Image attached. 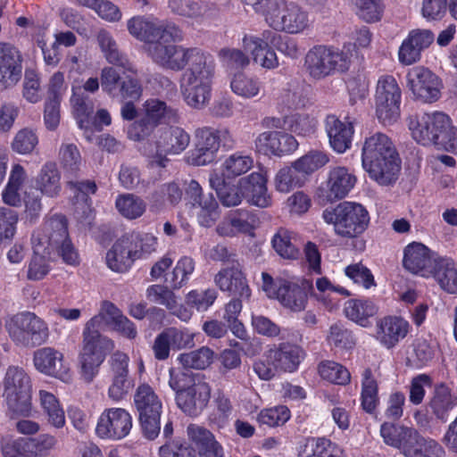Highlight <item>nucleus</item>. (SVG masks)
Masks as SVG:
<instances>
[{
  "label": "nucleus",
  "instance_id": "20",
  "mask_svg": "<svg viewBox=\"0 0 457 457\" xmlns=\"http://www.w3.org/2000/svg\"><path fill=\"white\" fill-rule=\"evenodd\" d=\"M33 361L40 372L61 380L69 378V368L63 364V354L52 347H43L34 353Z\"/></svg>",
  "mask_w": 457,
  "mask_h": 457
},
{
  "label": "nucleus",
  "instance_id": "34",
  "mask_svg": "<svg viewBox=\"0 0 457 457\" xmlns=\"http://www.w3.org/2000/svg\"><path fill=\"white\" fill-rule=\"evenodd\" d=\"M302 353L297 345L280 344L278 348L270 350V358L278 369L292 372L298 367Z\"/></svg>",
  "mask_w": 457,
  "mask_h": 457
},
{
  "label": "nucleus",
  "instance_id": "9",
  "mask_svg": "<svg viewBox=\"0 0 457 457\" xmlns=\"http://www.w3.org/2000/svg\"><path fill=\"white\" fill-rule=\"evenodd\" d=\"M4 395L11 411L28 416L31 411L30 378L19 367H10L4 378Z\"/></svg>",
  "mask_w": 457,
  "mask_h": 457
},
{
  "label": "nucleus",
  "instance_id": "19",
  "mask_svg": "<svg viewBox=\"0 0 457 457\" xmlns=\"http://www.w3.org/2000/svg\"><path fill=\"white\" fill-rule=\"evenodd\" d=\"M138 259L133 237L125 235L119 238L106 253L108 267L116 272H125Z\"/></svg>",
  "mask_w": 457,
  "mask_h": 457
},
{
  "label": "nucleus",
  "instance_id": "24",
  "mask_svg": "<svg viewBox=\"0 0 457 457\" xmlns=\"http://www.w3.org/2000/svg\"><path fill=\"white\" fill-rule=\"evenodd\" d=\"M187 435L197 447L199 457H224L222 446L205 428L190 424Z\"/></svg>",
  "mask_w": 457,
  "mask_h": 457
},
{
  "label": "nucleus",
  "instance_id": "50",
  "mask_svg": "<svg viewBox=\"0 0 457 457\" xmlns=\"http://www.w3.org/2000/svg\"><path fill=\"white\" fill-rule=\"evenodd\" d=\"M304 177L300 170L295 169V162L289 167H284L278 172L275 183L278 191L287 193L296 187L303 184Z\"/></svg>",
  "mask_w": 457,
  "mask_h": 457
},
{
  "label": "nucleus",
  "instance_id": "57",
  "mask_svg": "<svg viewBox=\"0 0 457 457\" xmlns=\"http://www.w3.org/2000/svg\"><path fill=\"white\" fill-rule=\"evenodd\" d=\"M253 162V159L248 155L233 154L223 163L224 173L228 178L240 176L252 168Z\"/></svg>",
  "mask_w": 457,
  "mask_h": 457
},
{
  "label": "nucleus",
  "instance_id": "36",
  "mask_svg": "<svg viewBox=\"0 0 457 457\" xmlns=\"http://www.w3.org/2000/svg\"><path fill=\"white\" fill-rule=\"evenodd\" d=\"M298 457H343V451L326 438H308L300 446Z\"/></svg>",
  "mask_w": 457,
  "mask_h": 457
},
{
  "label": "nucleus",
  "instance_id": "13",
  "mask_svg": "<svg viewBox=\"0 0 457 457\" xmlns=\"http://www.w3.org/2000/svg\"><path fill=\"white\" fill-rule=\"evenodd\" d=\"M132 428V417L123 408L104 410L97 421L96 432L104 439L120 440L127 436Z\"/></svg>",
  "mask_w": 457,
  "mask_h": 457
},
{
  "label": "nucleus",
  "instance_id": "4",
  "mask_svg": "<svg viewBox=\"0 0 457 457\" xmlns=\"http://www.w3.org/2000/svg\"><path fill=\"white\" fill-rule=\"evenodd\" d=\"M409 128L413 138L424 145L432 144L438 149L457 150V129L452 127L449 117L443 112L411 118Z\"/></svg>",
  "mask_w": 457,
  "mask_h": 457
},
{
  "label": "nucleus",
  "instance_id": "6",
  "mask_svg": "<svg viewBox=\"0 0 457 457\" xmlns=\"http://www.w3.org/2000/svg\"><path fill=\"white\" fill-rule=\"evenodd\" d=\"M351 58L348 53L323 45L311 48L304 59L306 72L313 79H323L348 71Z\"/></svg>",
  "mask_w": 457,
  "mask_h": 457
},
{
  "label": "nucleus",
  "instance_id": "55",
  "mask_svg": "<svg viewBox=\"0 0 457 457\" xmlns=\"http://www.w3.org/2000/svg\"><path fill=\"white\" fill-rule=\"evenodd\" d=\"M319 373L322 378L337 385H346L351 378L350 372L344 366L334 361L320 363Z\"/></svg>",
  "mask_w": 457,
  "mask_h": 457
},
{
  "label": "nucleus",
  "instance_id": "52",
  "mask_svg": "<svg viewBox=\"0 0 457 457\" xmlns=\"http://www.w3.org/2000/svg\"><path fill=\"white\" fill-rule=\"evenodd\" d=\"M146 297L149 301L163 305L168 310L175 312L178 302L172 288L164 285H152L146 290Z\"/></svg>",
  "mask_w": 457,
  "mask_h": 457
},
{
  "label": "nucleus",
  "instance_id": "3",
  "mask_svg": "<svg viewBox=\"0 0 457 457\" xmlns=\"http://www.w3.org/2000/svg\"><path fill=\"white\" fill-rule=\"evenodd\" d=\"M169 386L176 393L178 407L188 416H198L210 401L211 386L200 373L170 369Z\"/></svg>",
  "mask_w": 457,
  "mask_h": 457
},
{
  "label": "nucleus",
  "instance_id": "40",
  "mask_svg": "<svg viewBox=\"0 0 457 457\" xmlns=\"http://www.w3.org/2000/svg\"><path fill=\"white\" fill-rule=\"evenodd\" d=\"M134 404L139 414L162 411V404L154 388L148 384L139 385L134 394Z\"/></svg>",
  "mask_w": 457,
  "mask_h": 457
},
{
  "label": "nucleus",
  "instance_id": "25",
  "mask_svg": "<svg viewBox=\"0 0 457 457\" xmlns=\"http://www.w3.org/2000/svg\"><path fill=\"white\" fill-rule=\"evenodd\" d=\"M326 129L331 147L337 153H345L350 148L353 135L352 122H343L334 115L327 117Z\"/></svg>",
  "mask_w": 457,
  "mask_h": 457
},
{
  "label": "nucleus",
  "instance_id": "48",
  "mask_svg": "<svg viewBox=\"0 0 457 457\" xmlns=\"http://www.w3.org/2000/svg\"><path fill=\"white\" fill-rule=\"evenodd\" d=\"M272 246L284 259L294 260L299 256V250L295 244L292 233L280 228L272 238Z\"/></svg>",
  "mask_w": 457,
  "mask_h": 457
},
{
  "label": "nucleus",
  "instance_id": "11",
  "mask_svg": "<svg viewBox=\"0 0 457 457\" xmlns=\"http://www.w3.org/2000/svg\"><path fill=\"white\" fill-rule=\"evenodd\" d=\"M128 30L139 40L154 44L168 37L179 38V28L173 22L162 21L153 16H135L128 21Z\"/></svg>",
  "mask_w": 457,
  "mask_h": 457
},
{
  "label": "nucleus",
  "instance_id": "17",
  "mask_svg": "<svg viewBox=\"0 0 457 457\" xmlns=\"http://www.w3.org/2000/svg\"><path fill=\"white\" fill-rule=\"evenodd\" d=\"M215 285L232 297L249 298L251 290L239 262L221 269L214 277Z\"/></svg>",
  "mask_w": 457,
  "mask_h": 457
},
{
  "label": "nucleus",
  "instance_id": "58",
  "mask_svg": "<svg viewBox=\"0 0 457 457\" xmlns=\"http://www.w3.org/2000/svg\"><path fill=\"white\" fill-rule=\"evenodd\" d=\"M290 418V411L287 406L279 405L274 408L264 409L258 414V421L269 427L284 425Z\"/></svg>",
  "mask_w": 457,
  "mask_h": 457
},
{
  "label": "nucleus",
  "instance_id": "7",
  "mask_svg": "<svg viewBox=\"0 0 457 457\" xmlns=\"http://www.w3.org/2000/svg\"><path fill=\"white\" fill-rule=\"evenodd\" d=\"M11 339L18 345L36 347L45 344L49 337L46 322L34 312L14 314L5 324Z\"/></svg>",
  "mask_w": 457,
  "mask_h": 457
},
{
  "label": "nucleus",
  "instance_id": "45",
  "mask_svg": "<svg viewBox=\"0 0 457 457\" xmlns=\"http://www.w3.org/2000/svg\"><path fill=\"white\" fill-rule=\"evenodd\" d=\"M377 312L376 305L370 300L350 299L345 303V313L350 320L363 325V322Z\"/></svg>",
  "mask_w": 457,
  "mask_h": 457
},
{
  "label": "nucleus",
  "instance_id": "60",
  "mask_svg": "<svg viewBox=\"0 0 457 457\" xmlns=\"http://www.w3.org/2000/svg\"><path fill=\"white\" fill-rule=\"evenodd\" d=\"M38 138L36 133L29 129L19 130L12 143V148L20 154H28L32 153L37 145Z\"/></svg>",
  "mask_w": 457,
  "mask_h": 457
},
{
  "label": "nucleus",
  "instance_id": "29",
  "mask_svg": "<svg viewBox=\"0 0 457 457\" xmlns=\"http://www.w3.org/2000/svg\"><path fill=\"white\" fill-rule=\"evenodd\" d=\"M430 276L444 291L457 294V267L452 259L443 257L436 259Z\"/></svg>",
  "mask_w": 457,
  "mask_h": 457
},
{
  "label": "nucleus",
  "instance_id": "14",
  "mask_svg": "<svg viewBox=\"0 0 457 457\" xmlns=\"http://www.w3.org/2000/svg\"><path fill=\"white\" fill-rule=\"evenodd\" d=\"M268 24L277 31L295 34L308 28L309 16L301 6L286 0L283 8L278 11Z\"/></svg>",
  "mask_w": 457,
  "mask_h": 457
},
{
  "label": "nucleus",
  "instance_id": "23",
  "mask_svg": "<svg viewBox=\"0 0 457 457\" xmlns=\"http://www.w3.org/2000/svg\"><path fill=\"white\" fill-rule=\"evenodd\" d=\"M256 145L261 149L270 154L281 156L295 151L298 142L290 134L281 131L263 132L256 139Z\"/></svg>",
  "mask_w": 457,
  "mask_h": 457
},
{
  "label": "nucleus",
  "instance_id": "10",
  "mask_svg": "<svg viewBox=\"0 0 457 457\" xmlns=\"http://www.w3.org/2000/svg\"><path fill=\"white\" fill-rule=\"evenodd\" d=\"M401 90L392 76L381 77L376 89V114L384 125L395 122L400 116Z\"/></svg>",
  "mask_w": 457,
  "mask_h": 457
},
{
  "label": "nucleus",
  "instance_id": "63",
  "mask_svg": "<svg viewBox=\"0 0 457 457\" xmlns=\"http://www.w3.org/2000/svg\"><path fill=\"white\" fill-rule=\"evenodd\" d=\"M357 14L366 22H375L381 19L383 5L381 0H355Z\"/></svg>",
  "mask_w": 457,
  "mask_h": 457
},
{
  "label": "nucleus",
  "instance_id": "2",
  "mask_svg": "<svg viewBox=\"0 0 457 457\" xmlns=\"http://www.w3.org/2000/svg\"><path fill=\"white\" fill-rule=\"evenodd\" d=\"M362 166L379 185L387 186L397 179L400 159L391 138L376 132L364 140L361 150Z\"/></svg>",
  "mask_w": 457,
  "mask_h": 457
},
{
  "label": "nucleus",
  "instance_id": "1",
  "mask_svg": "<svg viewBox=\"0 0 457 457\" xmlns=\"http://www.w3.org/2000/svg\"><path fill=\"white\" fill-rule=\"evenodd\" d=\"M183 39L179 29V37L161 39L147 46L152 60L166 70L183 71L179 79V87L187 104L195 110L205 108L211 100L212 79L215 74V62L212 55L198 47H184L175 43Z\"/></svg>",
  "mask_w": 457,
  "mask_h": 457
},
{
  "label": "nucleus",
  "instance_id": "47",
  "mask_svg": "<svg viewBox=\"0 0 457 457\" xmlns=\"http://www.w3.org/2000/svg\"><path fill=\"white\" fill-rule=\"evenodd\" d=\"M167 6L173 14L188 19L203 18L205 13V7L202 1L168 0Z\"/></svg>",
  "mask_w": 457,
  "mask_h": 457
},
{
  "label": "nucleus",
  "instance_id": "41",
  "mask_svg": "<svg viewBox=\"0 0 457 457\" xmlns=\"http://www.w3.org/2000/svg\"><path fill=\"white\" fill-rule=\"evenodd\" d=\"M33 249L34 255L29 265L28 278L40 280L49 272L48 260L53 252L46 250L41 240L38 243L34 242Z\"/></svg>",
  "mask_w": 457,
  "mask_h": 457
},
{
  "label": "nucleus",
  "instance_id": "32",
  "mask_svg": "<svg viewBox=\"0 0 457 457\" xmlns=\"http://www.w3.org/2000/svg\"><path fill=\"white\" fill-rule=\"evenodd\" d=\"M182 198V191L174 183H165L154 190L149 196L150 211L154 213L161 212L166 208L168 203L171 206L178 204Z\"/></svg>",
  "mask_w": 457,
  "mask_h": 457
},
{
  "label": "nucleus",
  "instance_id": "12",
  "mask_svg": "<svg viewBox=\"0 0 457 457\" xmlns=\"http://www.w3.org/2000/svg\"><path fill=\"white\" fill-rule=\"evenodd\" d=\"M408 87L414 97L424 103H434L441 96L439 78L423 66L411 69L407 74Z\"/></svg>",
  "mask_w": 457,
  "mask_h": 457
},
{
  "label": "nucleus",
  "instance_id": "21",
  "mask_svg": "<svg viewBox=\"0 0 457 457\" xmlns=\"http://www.w3.org/2000/svg\"><path fill=\"white\" fill-rule=\"evenodd\" d=\"M436 259L426 245L414 242L406 246L404 250L403 266L412 273L429 277Z\"/></svg>",
  "mask_w": 457,
  "mask_h": 457
},
{
  "label": "nucleus",
  "instance_id": "64",
  "mask_svg": "<svg viewBox=\"0 0 457 457\" xmlns=\"http://www.w3.org/2000/svg\"><path fill=\"white\" fill-rule=\"evenodd\" d=\"M424 439L416 429L407 427L397 449L405 457H413Z\"/></svg>",
  "mask_w": 457,
  "mask_h": 457
},
{
  "label": "nucleus",
  "instance_id": "46",
  "mask_svg": "<svg viewBox=\"0 0 457 457\" xmlns=\"http://www.w3.org/2000/svg\"><path fill=\"white\" fill-rule=\"evenodd\" d=\"M195 269V260L189 256H183L177 262L166 281L172 289H179L187 284Z\"/></svg>",
  "mask_w": 457,
  "mask_h": 457
},
{
  "label": "nucleus",
  "instance_id": "30",
  "mask_svg": "<svg viewBox=\"0 0 457 457\" xmlns=\"http://www.w3.org/2000/svg\"><path fill=\"white\" fill-rule=\"evenodd\" d=\"M96 38L98 45L109 63L114 66L122 67L129 72L136 73L133 64L129 62L127 56L120 51L116 41L107 30L101 29L97 33Z\"/></svg>",
  "mask_w": 457,
  "mask_h": 457
},
{
  "label": "nucleus",
  "instance_id": "61",
  "mask_svg": "<svg viewBox=\"0 0 457 457\" xmlns=\"http://www.w3.org/2000/svg\"><path fill=\"white\" fill-rule=\"evenodd\" d=\"M122 79L119 71L112 66H106L101 70L100 83L102 90L112 97L119 96V89Z\"/></svg>",
  "mask_w": 457,
  "mask_h": 457
},
{
  "label": "nucleus",
  "instance_id": "27",
  "mask_svg": "<svg viewBox=\"0 0 457 457\" xmlns=\"http://www.w3.org/2000/svg\"><path fill=\"white\" fill-rule=\"evenodd\" d=\"M266 184V178L259 172H253L249 176L240 179L244 196L249 197L253 204L262 208L268 207L271 204Z\"/></svg>",
  "mask_w": 457,
  "mask_h": 457
},
{
  "label": "nucleus",
  "instance_id": "37",
  "mask_svg": "<svg viewBox=\"0 0 457 457\" xmlns=\"http://www.w3.org/2000/svg\"><path fill=\"white\" fill-rule=\"evenodd\" d=\"M210 184L215 189L218 198L222 205L233 207L241 204L244 196L243 187L240 179L237 184H230L218 176L210 179Z\"/></svg>",
  "mask_w": 457,
  "mask_h": 457
},
{
  "label": "nucleus",
  "instance_id": "49",
  "mask_svg": "<svg viewBox=\"0 0 457 457\" xmlns=\"http://www.w3.org/2000/svg\"><path fill=\"white\" fill-rule=\"evenodd\" d=\"M178 360L185 370H204L212 362L213 352L209 347L203 346L197 350L181 353Z\"/></svg>",
  "mask_w": 457,
  "mask_h": 457
},
{
  "label": "nucleus",
  "instance_id": "59",
  "mask_svg": "<svg viewBox=\"0 0 457 457\" xmlns=\"http://www.w3.org/2000/svg\"><path fill=\"white\" fill-rule=\"evenodd\" d=\"M71 104L78 118V124L80 129H87L89 117L93 114V104L87 96L74 93L71 97Z\"/></svg>",
  "mask_w": 457,
  "mask_h": 457
},
{
  "label": "nucleus",
  "instance_id": "62",
  "mask_svg": "<svg viewBox=\"0 0 457 457\" xmlns=\"http://www.w3.org/2000/svg\"><path fill=\"white\" fill-rule=\"evenodd\" d=\"M23 97L29 103L36 104L41 100L40 79L32 69H27L24 73Z\"/></svg>",
  "mask_w": 457,
  "mask_h": 457
},
{
  "label": "nucleus",
  "instance_id": "5",
  "mask_svg": "<svg viewBox=\"0 0 457 457\" xmlns=\"http://www.w3.org/2000/svg\"><path fill=\"white\" fill-rule=\"evenodd\" d=\"M322 217L327 223L334 225L337 235L346 238L361 235L370 223L366 208L354 202H343L335 208L326 209Z\"/></svg>",
  "mask_w": 457,
  "mask_h": 457
},
{
  "label": "nucleus",
  "instance_id": "8",
  "mask_svg": "<svg viewBox=\"0 0 457 457\" xmlns=\"http://www.w3.org/2000/svg\"><path fill=\"white\" fill-rule=\"evenodd\" d=\"M41 240L45 248L56 253L69 265L79 263V254L75 250L68 233V220L62 214L50 217L44 225L43 237L33 238V243Z\"/></svg>",
  "mask_w": 457,
  "mask_h": 457
},
{
  "label": "nucleus",
  "instance_id": "56",
  "mask_svg": "<svg viewBox=\"0 0 457 457\" xmlns=\"http://www.w3.org/2000/svg\"><path fill=\"white\" fill-rule=\"evenodd\" d=\"M230 86L235 94L245 98L257 96L261 90L260 83L244 73L236 74Z\"/></svg>",
  "mask_w": 457,
  "mask_h": 457
},
{
  "label": "nucleus",
  "instance_id": "43",
  "mask_svg": "<svg viewBox=\"0 0 457 457\" xmlns=\"http://www.w3.org/2000/svg\"><path fill=\"white\" fill-rule=\"evenodd\" d=\"M40 405L47 421L55 428H62L65 423L64 411L54 395L45 390L39 391Z\"/></svg>",
  "mask_w": 457,
  "mask_h": 457
},
{
  "label": "nucleus",
  "instance_id": "22",
  "mask_svg": "<svg viewBox=\"0 0 457 457\" xmlns=\"http://www.w3.org/2000/svg\"><path fill=\"white\" fill-rule=\"evenodd\" d=\"M356 183V177L345 167H335L330 170L326 183L327 200L337 201L345 197Z\"/></svg>",
  "mask_w": 457,
  "mask_h": 457
},
{
  "label": "nucleus",
  "instance_id": "26",
  "mask_svg": "<svg viewBox=\"0 0 457 457\" xmlns=\"http://www.w3.org/2000/svg\"><path fill=\"white\" fill-rule=\"evenodd\" d=\"M114 348V343L99 329L84 328L80 352L104 361L106 355Z\"/></svg>",
  "mask_w": 457,
  "mask_h": 457
},
{
  "label": "nucleus",
  "instance_id": "18",
  "mask_svg": "<svg viewBox=\"0 0 457 457\" xmlns=\"http://www.w3.org/2000/svg\"><path fill=\"white\" fill-rule=\"evenodd\" d=\"M145 107V119L135 124V129H139L142 137L148 135L157 124L176 121L178 119L177 109L167 105L165 102L159 99L147 100Z\"/></svg>",
  "mask_w": 457,
  "mask_h": 457
},
{
  "label": "nucleus",
  "instance_id": "33",
  "mask_svg": "<svg viewBox=\"0 0 457 457\" xmlns=\"http://www.w3.org/2000/svg\"><path fill=\"white\" fill-rule=\"evenodd\" d=\"M189 142V135L183 129L174 127L161 133L156 146L164 153L179 154L187 148Z\"/></svg>",
  "mask_w": 457,
  "mask_h": 457
},
{
  "label": "nucleus",
  "instance_id": "39",
  "mask_svg": "<svg viewBox=\"0 0 457 457\" xmlns=\"http://www.w3.org/2000/svg\"><path fill=\"white\" fill-rule=\"evenodd\" d=\"M56 445V439L50 435L14 440V447L26 453L27 456H46Z\"/></svg>",
  "mask_w": 457,
  "mask_h": 457
},
{
  "label": "nucleus",
  "instance_id": "38",
  "mask_svg": "<svg viewBox=\"0 0 457 457\" xmlns=\"http://www.w3.org/2000/svg\"><path fill=\"white\" fill-rule=\"evenodd\" d=\"M61 175L55 162H46L39 171L36 183L41 195L54 197L61 190Z\"/></svg>",
  "mask_w": 457,
  "mask_h": 457
},
{
  "label": "nucleus",
  "instance_id": "53",
  "mask_svg": "<svg viewBox=\"0 0 457 457\" xmlns=\"http://www.w3.org/2000/svg\"><path fill=\"white\" fill-rule=\"evenodd\" d=\"M378 403V385L372 377L370 369L363 372L361 406L367 412H372Z\"/></svg>",
  "mask_w": 457,
  "mask_h": 457
},
{
  "label": "nucleus",
  "instance_id": "44",
  "mask_svg": "<svg viewBox=\"0 0 457 457\" xmlns=\"http://www.w3.org/2000/svg\"><path fill=\"white\" fill-rule=\"evenodd\" d=\"M195 205L200 207L197 213L199 224L205 228L212 227L220 216L218 202L212 193L204 194L200 199L195 202Z\"/></svg>",
  "mask_w": 457,
  "mask_h": 457
},
{
  "label": "nucleus",
  "instance_id": "28",
  "mask_svg": "<svg viewBox=\"0 0 457 457\" xmlns=\"http://www.w3.org/2000/svg\"><path fill=\"white\" fill-rule=\"evenodd\" d=\"M274 298L293 312L304 310L308 301L305 288L288 281H279L278 289Z\"/></svg>",
  "mask_w": 457,
  "mask_h": 457
},
{
  "label": "nucleus",
  "instance_id": "16",
  "mask_svg": "<svg viewBox=\"0 0 457 457\" xmlns=\"http://www.w3.org/2000/svg\"><path fill=\"white\" fill-rule=\"evenodd\" d=\"M22 56L12 44L0 42V85L13 87L21 78Z\"/></svg>",
  "mask_w": 457,
  "mask_h": 457
},
{
  "label": "nucleus",
  "instance_id": "54",
  "mask_svg": "<svg viewBox=\"0 0 457 457\" xmlns=\"http://www.w3.org/2000/svg\"><path fill=\"white\" fill-rule=\"evenodd\" d=\"M328 157L320 151H311L295 162V167L305 177L326 165Z\"/></svg>",
  "mask_w": 457,
  "mask_h": 457
},
{
  "label": "nucleus",
  "instance_id": "31",
  "mask_svg": "<svg viewBox=\"0 0 457 457\" xmlns=\"http://www.w3.org/2000/svg\"><path fill=\"white\" fill-rule=\"evenodd\" d=\"M408 332V323L402 318L386 317L378 323V338L387 348L393 347Z\"/></svg>",
  "mask_w": 457,
  "mask_h": 457
},
{
  "label": "nucleus",
  "instance_id": "15",
  "mask_svg": "<svg viewBox=\"0 0 457 457\" xmlns=\"http://www.w3.org/2000/svg\"><path fill=\"white\" fill-rule=\"evenodd\" d=\"M112 380L108 388V396L113 401L123 399L132 387L129 379V357L126 353L117 351L109 360Z\"/></svg>",
  "mask_w": 457,
  "mask_h": 457
},
{
  "label": "nucleus",
  "instance_id": "35",
  "mask_svg": "<svg viewBox=\"0 0 457 457\" xmlns=\"http://www.w3.org/2000/svg\"><path fill=\"white\" fill-rule=\"evenodd\" d=\"M428 405L437 419L445 421L450 412L457 406V396L442 384L436 387Z\"/></svg>",
  "mask_w": 457,
  "mask_h": 457
},
{
  "label": "nucleus",
  "instance_id": "51",
  "mask_svg": "<svg viewBox=\"0 0 457 457\" xmlns=\"http://www.w3.org/2000/svg\"><path fill=\"white\" fill-rule=\"evenodd\" d=\"M121 316L122 313L112 303L104 301L98 314L90 319L85 327L98 329L103 324L113 326Z\"/></svg>",
  "mask_w": 457,
  "mask_h": 457
},
{
  "label": "nucleus",
  "instance_id": "42",
  "mask_svg": "<svg viewBox=\"0 0 457 457\" xmlns=\"http://www.w3.org/2000/svg\"><path fill=\"white\" fill-rule=\"evenodd\" d=\"M119 213L126 219L140 218L146 210V203L140 196L127 193L120 195L115 201Z\"/></svg>",
  "mask_w": 457,
  "mask_h": 457
}]
</instances>
